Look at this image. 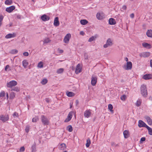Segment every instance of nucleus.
I'll return each mask as SVG.
<instances>
[{
  "mask_svg": "<svg viewBox=\"0 0 152 152\" xmlns=\"http://www.w3.org/2000/svg\"><path fill=\"white\" fill-rule=\"evenodd\" d=\"M150 55L149 52H143L140 54L139 56L141 57L146 58L149 57Z\"/></svg>",
  "mask_w": 152,
  "mask_h": 152,
  "instance_id": "7",
  "label": "nucleus"
},
{
  "mask_svg": "<svg viewBox=\"0 0 152 152\" xmlns=\"http://www.w3.org/2000/svg\"><path fill=\"white\" fill-rule=\"evenodd\" d=\"M31 152H36V144L34 143L33 144L31 147Z\"/></svg>",
  "mask_w": 152,
  "mask_h": 152,
  "instance_id": "23",
  "label": "nucleus"
},
{
  "mask_svg": "<svg viewBox=\"0 0 152 152\" xmlns=\"http://www.w3.org/2000/svg\"><path fill=\"white\" fill-rule=\"evenodd\" d=\"M10 66L9 65H6L4 68V69L6 71H7V69Z\"/></svg>",
  "mask_w": 152,
  "mask_h": 152,
  "instance_id": "53",
  "label": "nucleus"
},
{
  "mask_svg": "<svg viewBox=\"0 0 152 152\" xmlns=\"http://www.w3.org/2000/svg\"><path fill=\"white\" fill-rule=\"evenodd\" d=\"M132 64L131 62L129 61L127 62L126 65L124 66L123 68L126 70H130L132 68Z\"/></svg>",
  "mask_w": 152,
  "mask_h": 152,
  "instance_id": "5",
  "label": "nucleus"
},
{
  "mask_svg": "<svg viewBox=\"0 0 152 152\" xmlns=\"http://www.w3.org/2000/svg\"><path fill=\"white\" fill-rule=\"evenodd\" d=\"M13 116L14 118H18V113L15 112L13 114Z\"/></svg>",
  "mask_w": 152,
  "mask_h": 152,
  "instance_id": "45",
  "label": "nucleus"
},
{
  "mask_svg": "<svg viewBox=\"0 0 152 152\" xmlns=\"http://www.w3.org/2000/svg\"><path fill=\"white\" fill-rule=\"evenodd\" d=\"M38 67L40 68H42L43 67V63L42 61L40 62L38 64Z\"/></svg>",
  "mask_w": 152,
  "mask_h": 152,
  "instance_id": "42",
  "label": "nucleus"
},
{
  "mask_svg": "<svg viewBox=\"0 0 152 152\" xmlns=\"http://www.w3.org/2000/svg\"><path fill=\"white\" fill-rule=\"evenodd\" d=\"M96 17L99 20H101L103 18L102 16L101 15V14L99 13H97L96 15Z\"/></svg>",
  "mask_w": 152,
  "mask_h": 152,
  "instance_id": "31",
  "label": "nucleus"
},
{
  "mask_svg": "<svg viewBox=\"0 0 152 152\" xmlns=\"http://www.w3.org/2000/svg\"><path fill=\"white\" fill-rule=\"evenodd\" d=\"M73 112L72 111H70L69 113L67 118L65 120L64 122H67L69 121L71 119Z\"/></svg>",
  "mask_w": 152,
  "mask_h": 152,
  "instance_id": "10",
  "label": "nucleus"
},
{
  "mask_svg": "<svg viewBox=\"0 0 152 152\" xmlns=\"http://www.w3.org/2000/svg\"><path fill=\"white\" fill-rule=\"evenodd\" d=\"M5 95V93L4 91H1L0 93V97H3Z\"/></svg>",
  "mask_w": 152,
  "mask_h": 152,
  "instance_id": "43",
  "label": "nucleus"
},
{
  "mask_svg": "<svg viewBox=\"0 0 152 152\" xmlns=\"http://www.w3.org/2000/svg\"><path fill=\"white\" fill-rule=\"evenodd\" d=\"M60 53H62L63 52V50H60Z\"/></svg>",
  "mask_w": 152,
  "mask_h": 152,
  "instance_id": "62",
  "label": "nucleus"
},
{
  "mask_svg": "<svg viewBox=\"0 0 152 152\" xmlns=\"http://www.w3.org/2000/svg\"><path fill=\"white\" fill-rule=\"evenodd\" d=\"M22 63L23 66V67L26 68L27 67L28 64L27 60H24L22 62Z\"/></svg>",
  "mask_w": 152,
  "mask_h": 152,
  "instance_id": "24",
  "label": "nucleus"
},
{
  "mask_svg": "<svg viewBox=\"0 0 152 152\" xmlns=\"http://www.w3.org/2000/svg\"><path fill=\"white\" fill-rule=\"evenodd\" d=\"M65 148L66 145L64 143L61 144L59 146V148L61 150H63Z\"/></svg>",
  "mask_w": 152,
  "mask_h": 152,
  "instance_id": "25",
  "label": "nucleus"
},
{
  "mask_svg": "<svg viewBox=\"0 0 152 152\" xmlns=\"http://www.w3.org/2000/svg\"><path fill=\"white\" fill-rule=\"evenodd\" d=\"M67 130L69 132H71L72 131V126L70 125H69L67 127Z\"/></svg>",
  "mask_w": 152,
  "mask_h": 152,
  "instance_id": "35",
  "label": "nucleus"
},
{
  "mask_svg": "<svg viewBox=\"0 0 152 152\" xmlns=\"http://www.w3.org/2000/svg\"><path fill=\"white\" fill-rule=\"evenodd\" d=\"M141 100L139 99L137 101L136 105L137 107H139L141 104Z\"/></svg>",
  "mask_w": 152,
  "mask_h": 152,
  "instance_id": "37",
  "label": "nucleus"
},
{
  "mask_svg": "<svg viewBox=\"0 0 152 152\" xmlns=\"http://www.w3.org/2000/svg\"><path fill=\"white\" fill-rule=\"evenodd\" d=\"M112 145L114 146V147H117L118 146L119 144H116L114 143V142H112L111 143Z\"/></svg>",
  "mask_w": 152,
  "mask_h": 152,
  "instance_id": "48",
  "label": "nucleus"
},
{
  "mask_svg": "<svg viewBox=\"0 0 152 152\" xmlns=\"http://www.w3.org/2000/svg\"><path fill=\"white\" fill-rule=\"evenodd\" d=\"M18 52V50L16 49H14L11 51L10 53L12 54H15Z\"/></svg>",
  "mask_w": 152,
  "mask_h": 152,
  "instance_id": "46",
  "label": "nucleus"
},
{
  "mask_svg": "<svg viewBox=\"0 0 152 152\" xmlns=\"http://www.w3.org/2000/svg\"><path fill=\"white\" fill-rule=\"evenodd\" d=\"M15 37V35L14 33L9 34L6 35L5 38L6 39H9L11 38H13Z\"/></svg>",
  "mask_w": 152,
  "mask_h": 152,
  "instance_id": "19",
  "label": "nucleus"
},
{
  "mask_svg": "<svg viewBox=\"0 0 152 152\" xmlns=\"http://www.w3.org/2000/svg\"><path fill=\"white\" fill-rule=\"evenodd\" d=\"M66 94L69 97L75 95L74 93L72 92H67Z\"/></svg>",
  "mask_w": 152,
  "mask_h": 152,
  "instance_id": "30",
  "label": "nucleus"
},
{
  "mask_svg": "<svg viewBox=\"0 0 152 152\" xmlns=\"http://www.w3.org/2000/svg\"><path fill=\"white\" fill-rule=\"evenodd\" d=\"M113 45V41L110 38H108L107 40L106 44L104 45L103 47L104 48L110 47Z\"/></svg>",
  "mask_w": 152,
  "mask_h": 152,
  "instance_id": "4",
  "label": "nucleus"
},
{
  "mask_svg": "<svg viewBox=\"0 0 152 152\" xmlns=\"http://www.w3.org/2000/svg\"><path fill=\"white\" fill-rule=\"evenodd\" d=\"M124 137L125 138H127L129 137V132L128 131L125 130L123 132Z\"/></svg>",
  "mask_w": 152,
  "mask_h": 152,
  "instance_id": "21",
  "label": "nucleus"
},
{
  "mask_svg": "<svg viewBox=\"0 0 152 152\" xmlns=\"http://www.w3.org/2000/svg\"><path fill=\"white\" fill-rule=\"evenodd\" d=\"M80 34L81 35H83L84 34V32L83 31H82L80 32Z\"/></svg>",
  "mask_w": 152,
  "mask_h": 152,
  "instance_id": "61",
  "label": "nucleus"
},
{
  "mask_svg": "<svg viewBox=\"0 0 152 152\" xmlns=\"http://www.w3.org/2000/svg\"><path fill=\"white\" fill-rule=\"evenodd\" d=\"M116 22L115 20L113 18H110L109 20V23L111 25H114L116 24Z\"/></svg>",
  "mask_w": 152,
  "mask_h": 152,
  "instance_id": "18",
  "label": "nucleus"
},
{
  "mask_svg": "<svg viewBox=\"0 0 152 152\" xmlns=\"http://www.w3.org/2000/svg\"><path fill=\"white\" fill-rule=\"evenodd\" d=\"M81 71L82 67L80 66V64H78L76 67L75 73L76 74H77L81 72Z\"/></svg>",
  "mask_w": 152,
  "mask_h": 152,
  "instance_id": "8",
  "label": "nucleus"
},
{
  "mask_svg": "<svg viewBox=\"0 0 152 152\" xmlns=\"http://www.w3.org/2000/svg\"><path fill=\"white\" fill-rule=\"evenodd\" d=\"M145 118L146 119L148 124L149 125H151L152 124V121L151 118L148 116H146Z\"/></svg>",
  "mask_w": 152,
  "mask_h": 152,
  "instance_id": "20",
  "label": "nucleus"
},
{
  "mask_svg": "<svg viewBox=\"0 0 152 152\" xmlns=\"http://www.w3.org/2000/svg\"><path fill=\"white\" fill-rule=\"evenodd\" d=\"M71 37V35L70 34H66L64 39V42L66 43H68Z\"/></svg>",
  "mask_w": 152,
  "mask_h": 152,
  "instance_id": "6",
  "label": "nucleus"
},
{
  "mask_svg": "<svg viewBox=\"0 0 152 152\" xmlns=\"http://www.w3.org/2000/svg\"><path fill=\"white\" fill-rule=\"evenodd\" d=\"M25 148L24 146L21 147L19 150L20 152H23L25 151Z\"/></svg>",
  "mask_w": 152,
  "mask_h": 152,
  "instance_id": "47",
  "label": "nucleus"
},
{
  "mask_svg": "<svg viewBox=\"0 0 152 152\" xmlns=\"http://www.w3.org/2000/svg\"><path fill=\"white\" fill-rule=\"evenodd\" d=\"M146 128L148 129V134L151 135H152V129L150 127L148 126L146 127Z\"/></svg>",
  "mask_w": 152,
  "mask_h": 152,
  "instance_id": "26",
  "label": "nucleus"
},
{
  "mask_svg": "<svg viewBox=\"0 0 152 152\" xmlns=\"http://www.w3.org/2000/svg\"><path fill=\"white\" fill-rule=\"evenodd\" d=\"M29 126H26V131L27 133H28L29 131Z\"/></svg>",
  "mask_w": 152,
  "mask_h": 152,
  "instance_id": "50",
  "label": "nucleus"
},
{
  "mask_svg": "<svg viewBox=\"0 0 152 152\" xmlns=\"http://www.w3.org/2000/svg\"><path fill=\"white\" fill-rule=\"evenodd\" d=\"M147 36L150 37H152V30H148L146 32Z\"/></svg>",
  "mask_w": 152,
  "mask_h": 152,
  "instance_id": "22",
  "label": "nucleus"
},
{
  "mask_svg": "<svg viewBox=\"0 0 152 152\" xmlns=\"http://www.w3.org/2000/svg\"><path fill=\"white\" fill-rule=\"evenodd\" d=\"M48 82V80L46 79H44L41 82V83L43 85L46 84Z\"/></svg>",
  "mask_w": 152,
  "mask_h": 152,
  "instance_id": "39",
  "label": "nucleus"
},
{
  "mask_svg": "<svg viewBox=\"0 0 152 152\" xmlns=\"http://www.w3.org/2000/svg\"><path fill=\"white\" fill-rule=\"evenodd\" d=\"M141 93L142 95L144 97H147L148 95V92L146 88V86L145 85H142L140 88Z\"/></svg>",
  "mask_w": 152,
  "mask_h": 152,
  "instance_id": "2",
  "label": "nucleus"
},
{
  "mask_svg": "<svg viewBox=\"0 0 152 152\" xmlns=\"http://www.w3.org/2000/svg\"><path fill=\"white\" fill-rule=\"evenodd\" d=\"M76 103H77V104L78 103V100H76Z\"/></svg>",
  "mask_w": 152,
  "mask_h": 152,
  "instance_id": "63",
  "label": "nucleus"
},
{
  "mask_svg": "<svg viewBox=\"0 0 152 152\" xmlns=\"http://www.w3.org/2000/svg\"><path fill=\"white\" fill-rule=\"evenodd\" d=\"M91 114V110H87L84 112V115L85 117L88 118L90 116Z\"/></svg>",
  "mask_w": 152,
  "mask_h": 152,
  "instance_id": "13",
  "label": "nucleus"
},
{
  "mask_svg": "<svg viewBox=\"0 0 152 152\" xmlns=\"http://www.w3.org/2000/svg\"><path fill=\"white\" fill-rule=\"evenodd\" d=\"M17 85V82L15 80H12L7 83V88H11V91L18 92L20 91L19 88L18 87H15Z\"/></svg>",
  "mask_w": 152,
  "mask_h": 152,
  "instance_id": "1",
  "label": "nucleus"
},
{
  "mask_svg": "<svg viewBox=\"0 0 152 152\" xmlns=\"http://www.w3.org/2000/svg\"><path fill=\"white\" fill-rule=\"evenodd\" d=\"M85 59H88V56L87 55H86H86H85Z\"/></svg>",
  "mask_w": 152,
  "mask_h": 152,
  "instance_id": "59",
  "label": "nucleus"
},
{
  "mask_svg": "<svg viewBox=\"0 0 152 152\" xmlns=\"http://www.w3.org/2000/svg\"><path fill=\"white\" fill-rule=\"evenodd\" d=\"M108 109L110 110L113 113V111L112 110L113 108V106L111 104H109L108 105Z\"/></svg>",
  "mask_w": 152,
  "mask_h": 152,
  "instance_id": "40",
  "label": "nucleus"
},
{
  "mask_svg": "<svg viewBox=\"0 0 152 152\" xmlns=\"http://www.w3.org/2000/svg\"><path fill=\"white\" fill-rule=\"evenodd\" d=\"M6 97L7 98V99H8V94L7 92L6 93Z\"/></svg>",
  "mask_w": 152,
  "mask_h": 152,
  "instance_id": "60",
  "label": "nucleus"
},
{
  "mask_svg": "<svg viewBox=\"0 0 152 152\" xmlns=\"http://www.w3.org/2000/svg\"><path fill=\"white\" fill-rule=\"evenodd\" d=\"M4 17L2 15H0V22H2L3 20Z\"/></svg>",
  "mask_w": 152,
  "mask_h": 152,
  "instance_id": "51",
  "label": "nucleus"
},
{
  "mask_svg": "<svg viewBox=\"0 0 152 152\" xmlns=\"http://www.w3.org/2000/svg\"><path fill=\"white\" fill-rule=\"evenodd\" d=\"M64 71L63 68H60L57 70L56 72L58 74H61Z\"/></svg>",
  "mask_w": 152,
  "mask_h": 152,
  "instance_id": "34",
  "label": "nucleus"
},
{
  "mask_svg": "<svg viewBox=\"0 0 152 152\" xmlns=\"http://www.w3.org/2000/svg\"><path fill=\"white\" fill-rule=\"evenodd\" d=\"M39 120V118L38 116H35L34 118H32V121L33 123L37 122Z\"/></svg>",
  "mask_w": 152,
  "mask_h": 152,
  "instance_id": "28",
  "label": "nucleus"
},
{
  "mask_svg": "<svg viewBox=\"0 0 152 152\" xmlns=\"http://www.w3.org/2000/svg\"><path fill=\"white\" fill-rule=\"evenodd\" d=\"M97 78L96 77L92 76L91 78V84L93 86L95 85L97 82Z\"/></svg>",
  "mask_w": 152,
  "mask_h": 152,
  "instance_id": "12",
  "label": "nucleus"
},
{
  "mask_svg": "<svg viewBox=\"0 0 152 152\" xmlns=\"http://www.w3.org/2000/svg\"><path fill=\"white\" fill-rule=\"evenodd\" d=\"M12 3V0H6L5 1V4L6 5H11Z\"/></svg>",
  "mask_w": 152,
  "mask_h": 152,
  "instance_id": "32",
  "label": "nucleus"
},
{
  "mask_svg": "<svg viewBox=\"0 0 152 152\" xmlns=\"http://www.w3.org/2000/svg\"><path fill=\"white\" fill-rule=\"evenodd\" d=\"M59 22L58 20V17H56L55 18L54 21V25L55 26H57L59 25Z\"/></svg>",
  "mask_w": 152,
  "mask_h": 152,
  "instance_id": "17",
  "label": "nucleus"
},
{
  "mask_svg": "<svg viewBox=\"0 0 152 152\" xmlns=\"http://www.w3.org/2000/svg\"><path fill=\"white\" fill-rule=\"evenodd\" d=\"M81 24L83 25H85L88 23V21L86 20H82L80 21Z\"/></svg>",
  "mask_w": 152,
  "mask_h": 152,
  "instance_id": "27",
  "label": "nucleus"
},
{
  "mask_svg": "<svg viewBox=\"0 0 152 152\" xmlns=\"http://www.w3.org/2000/svg\"><path fill=\"white\" fill-rule=\"evenodd\" d=\"M145 140V137H142L141 138L140 141L143 142Z\"/></svg>",
  "mask_w": 152,
  "mask_h": 152,
  "instance_id": "52",
  "label": "nucleus"
},
{
  "mask_svg": "<svg viewBox=\"0 0 152 152\" xmlns=\"http://www.w3.org/2000/svg\"><path fill=\"white\" fill-rule=\"evenodd\" d=\"M21 17V16L19 15H17V18L18 19H20Z\"/></svg>",
  "mask_w": 152,
  "mask_h": 152,
  "instance_id": "57",
  "label": "nucleus"
},
{
  "mask_svg": "<svg viewBox=\"0 0 152 152\" xmlns=\"http://www.w3.org/2000/svg\"><path fill=\"white\" fill-rule=\"evenodd\" d=\"M9 119L8 115L4 116L3 115H0V120H1L3 122L8 121Z\"/></svg>",
  "mask_w": 152,
  "mask_h": 152,
  "instance_id": "9",
  "label": "nucleus"
},
{
  "mask_svg": "<svg viewBox=\"0 0 152 152\" xmlns=\"http://www.w3.org/2000/svg\"><path fill=\"white\" fill-rule=\"evenodd\" d=\"M142 45L143 47H144L145 48H147L148 47L150 46V44H148V43H145V42H144V43H142Z\"/></svg>",
  "mask_w": 152,
  "mask_h": 152,
  "instance_id": "38",
  "label": "nucleus"
},
{
  "mask_svg": "<svg viewBox=\"0 0 152 152\" xmlns=\"http://www.w3.org/2000/svg\"><path fill=\"white\" fill-rule=\"evenodd\" d=\"M23 54L24 56H28L29 53L28 52H25L23 53Z\"/></svg>",
  "mask_w": 152,
  "mask_h": 152,
  "instance_id": "49",
  "label": "nucleus"
},
{
  "mask_svg": "<svg viewBox=\"0 0 152 152\" xmlns=\"http://www.w3.org/2000/svg\"><path fill=\"white\" fill-rule=\"evenodd\" d=\"M134 17V13H132L130 15V17L132 18H133Z\"/></svg>",
  "mask_w": 152,
  "mask_h": 152,
  "instance_id": "54",
  "label": "nucleus"
},
{
  "mask_svg": "<svg viewBox=\"0 0 152 152\" xmlns=\"http://www.w3.org/2000/svg\"><path fill=\"white\" fill-rule=\"evenodd\" d=\"M15 96V94L13 92H11L10 94V98L11 99H13Z\"/></svg>",
  "mask_w": 152,
  "mask_h": 152,
  "instance_id": "33",
  "label": "nucleus"
},
{
  "mask_svg": "<svg viewBox=\"0 0 152 152\" xmlns=\"http://www.w3.org/2000/svg\"><path fill=\"white\" fill-rule=\"evenodd\" d=\"M51 41V40L49 39L48 38L45 39L43 41V44H46L50 42Z\"/></svg>",
  "mask_w": 152,
  "mask_h": 152,
  "instance_id": "36",
  "label": "nucleus"
},
{
  "mask_svg": "<svg viewBox=\"0 0 152 152\" xmlns=\"http://www.w3.org/2000/svg\"><path fill=\"white\" fill-rule=\"evenodd\" d=\"M41 122L44 125H47L49 124V120L45 116L42 115L41 117Z\"/></svg>",
  "mask_w": 152,
  "mask_h": 152,
  "instance_id": "3",
  "label": "nucleus"
},
{
  "mask_svg": "<svg viewBox=\"0 0 152 152\" xmlns=\"http://www.w3.org/2000/svg\"><path fill=\"white\" fill-rule=\"evenodd\" d=\"M150 65L151 67L152 68V59L150 61Z\"/></svg>",
  "mask_w": 152,
  "mask_h": 152,
  "instance_id": "56",
  "label": "nucleus"
},
{
  "mask_svg": "<svg viewBox=\"0 0 152 152\" xmlns=\"http://www.w3.org/2000/svg\"><path fill=\"white\" fill-rule=\"evenodd\" d=\"M95 38L94 37L92 36V37L90 38L88 40V41L89 42H91L94 40L95 39V38H96V37H95Z\"/></svg>",
  "mask_w": 152,
  "mask_h": 152,
  "instance_id": "41",
  "label": "nucleus"
},
{
  "mask_svg": "<svg viewBox=\"0 0 152 152\" xmlns=\"http://www.w3.org/2000/svg\"><path fill=\"white\" fill-rule=\"evenodd\" d=\"M124 59H125V61H127V62H129L128 61V59L127 57L125 58H124Z\"/></svg>",
  "mask_w": 152,
  "mask_h": 152,
  "instance_id": "58",
  "label": "nucleus"
},
{
  "mask_svg": "<svg viewBox=\"0 0 152 152\" xmlns=\"http://www.w3.org/2000/svg\"><path fill=\"white\" fill-rule=\"evenodd\" d=\"M86 147L88 148V147L91 144V142L90 139L89 138H88L86 140Z\"/></svg>",
  "mask_w": 152,
  "mask_h": 152,
  "instance_id": "29",
  "label": "nucleus"
},
{
  "mask_svg": "<svg viewBox=\"0 0 152 152\" xmlns=\"http://www.w3.org/2000/svg\"><path fill=\"white\" fill-rule=\"evenodd\" d=\"M1 22H0V26H1V24H2Z\"/></svg>",
  "mask_w": 152,
  "mask_h": 152,
  "instance_id": "64",
  "label": "nucleus"
},
{
  "mask_svg": "<svg viewBox=\"0 0 152 152\" xmlns=\"http://www.w3.org/2000/svg\"><path fill=\"white\" fill-rule=\"evenodd\" d=\"M126 98V96L125 95H123L121 97V99L123 101H124Z\"/></svg>",
  "mask_w": 152,
  "mask_h": 152,
  "instance_id": "44",
  "label": "nucleus"
},
{
  "mask_svg": "<svg viewBox=\"0 0 152 152\" xmlns=\"http://www.w3.org/2000/svg\"><path fill=\"white\" fill-rule=\"evenodd\" d=\"M41 19L42 21H46L50 19V17L45 14H44L41 16Z\"/></svg>",
  "mask_w": 152,
  "mask_h": 152,
  "instance_id": "14",
  "label": "nucleus"
},
{
  "mask_svg": "<svg viewBox=\"0 0 152 152\" xmlns=\"http://www.w3.org/2000/svg\"><path fill=\"white\" fill-rule=\"evenodd\" d=\"M138 126L140 127H145V128L148 126L145 123L141 120H139Z\"/></svg>",
  "mask_w": 152,
  "mask_h": 152,
  "instance_id": "11",
  "label": "nucleus"
},
{
  "mask_svg": "<svg viewBox=\"0 0 152 152\" xmlns=\"http://www.w3.org/2000/svg\"><path fill=\"white\" fill-rule=\"evenodd\" d=\"M45 100L48 103H49L50 102V100L48 98L46 99Z\"/></svg>",
  "mask_w": 152,
  "mask_h": 152,
  "instance_id": "55",
  "label": "nucleus"
},
{
  "mask_svg": "<svg viewBox=\"0 0 152 152\" xmlns=\"http://www.w3.org/2000/svg\"><path fill=\"white\" fill-rule=\"evenodd\" d=\"M142 78L145 80H149L151 79L152 78V75L151 74H145L142 77Z\"/></svg>",
  "mask_w": 152,
  "mask_h": 152,
  "instance_id": "16",
  "label": "nucleus"
},
{
  "mask_svg": "<svg viewBox=\"0 0 152 152\" xmlns=\"http://www.w3.org/2000/svg\"><path fill=\"white\" fill-rule=\"evenodd\" d=\"M15 9V7L14 6H12L9 7H7L6 9V11L9 12H11Z\"/></svg>",
  "mask_w": 152,
  "mask_h": 152,
  "instance_id": "15",
  "label": "nucleus"
}]
</instances>
